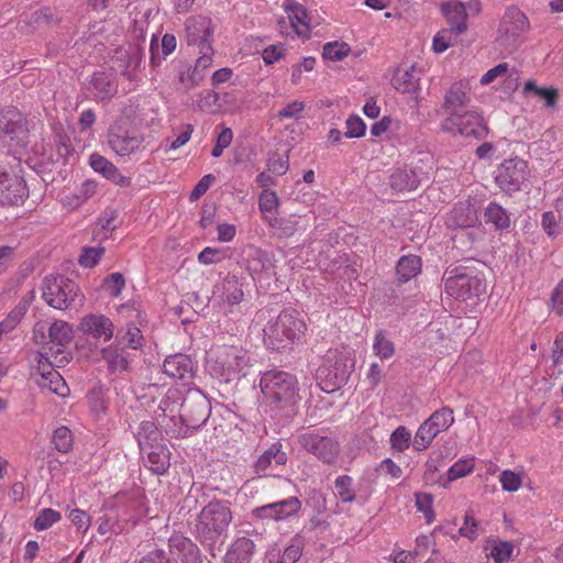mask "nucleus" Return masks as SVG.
<instances>
[{"label": "nucleus", "mask_w": 563, "mask_h": 563, "mask_svg": "<svg viewBox=\"0 0 563 563\" xmlns=\"http://www.w3.org/2000/svg\"><path fill=\"white\" fill-rule=\"evenodd\" d=\"M485 550L487 556L492 558L495 563H504L510 559L514 545L508 541H492L486 545Z\"/></svg>", "instance_id": "79ce46f5"}, {"label": "nucleus", "mask_w": 563, "mask_h": 563, "mask_svg": "<svg viewBox=\"0 0 563 563\" xmlns=\"http://www.w3.org/2000/svg\"><path fill=\"white\" fill-rule=\"evenodd\" d=\"M530 175L528 163L519 157L505 159L496 170L495 180L498 187L507 192H515L528 180Z\"/></svg>", "instance_id": "9d476101"}, {"label": "nucleus", "mask_w": 563, "mask_h": 563, "mask_svg": "<svg viewBox=\"0 0 563 563\" xmlns=\"http://www.w3.org/2000/svg\"><path fill=\"white\" fill-rule=\"evenodd\" d=\"M80 330L95 339L109 341L113 336V323L103 314H88L80 322Z\"/></svg>", "instance_id": "5701e85b"}, {"label": "nucleus", "mask_w": 563, "mask_h": 563, "mask_svg": "<svg viewBox=\"0 0 563 563\" xmlns=\"http://www.w3.org/2000/svg\"><path fill=\"white\" fill-rule=\"evenodd\" d=\"M213 296L229 307L240 303L244 298L240 278L235 275H227L214 286Z\"/></svg>", "instance_id": "a211bd4d"}, {"label": "nucleus", "mask_w": 563, "mask_h": 563, "mask_svg": "<svg viewBox=\"0 0 563 563\" xmlns=\"http://www.w3.org/2000/svg\"><path fill=\"white\" fill-rule=\"evenodd\" d=\"M514 75H516L515 68L510 69L508 63H500L495 67L490 68L489 70H487L482 76L479 82L481 85L486 86L494 82L498 78L517 80V77H515Z\"/></svg>", "instance_id": "c03bdc74"}, {"label": "nucleus", "mask_w": 563, "mask_h": 563, "mask_svg": "<svg viewBox=\"0 0 563 563\" xmlns=\"http://www.w3.org/2000/svg\"><path fill=\"white\" fill-rule=\"evenodd\" d=\"M163 369L172 378L186 379L191 377L192 362L185 354H175L165 360Z\"/></svg>", "instance_id": "cd10ccee"}, {"label": "nucleus", "mask_w": 563, "mask_h": 563, "mask_svg": "<svg viewBox=\"0 0 563 563\" xmlns=\"http://www.w3.org/2000/svg\"><path fill=\"white\" fill-rule=\"evenodd\" d=\"M421 269L420 257L416 255L402 256L398 261L397 275L401 282H407L415 277Z\"/></svg>", "instance_id": "ea45409f"}, {"label": "nucleus", "mask_w": 563, "mask_h": 563, "mask_svg": "<svg viewBox=\"0 0 563 563\" xmlns=\"http://www.w3.org/2000/svg\"><path fill=\"white\" fill-rule=\"evenodd\" d=\"M523 481V473L512 472L510 470L503 471L499 476L501 487L506 492H517Z\"/></svg>", "instance_id": "5fc2aeb1"}, {"label": "nucleus", "mask_w": 563, "mask_h": 563, "mask_svg": "<svg viewBox=\"0 0 563 563\" xmlns=\"http://www.w3.org/2000/svg\"><path fill=\"white\" fill-rule=\"evenodd\" d=\"M485 221L494 224L496 229H507L510 225V218L507 211L496 202H490L484 213Z\"/></svg>", "instance_id": "a19ab883"}, {"label": "nucleus", "mask_w": 563, "mask_h": 563, "mask_svg": "<svg viewBox=\"0 0 563 563\" xmlns=\"http://www.w3.org/2000/svg\"><path fill=\"white\" fill-rule=\"evenodd\" d=\"M177 77L180 88L190 90L202 81L205 74L188 63H180L177 69Z\"/></svg>", "instance_id": "c9c22d12"}, {"label": "nucleus", "mask_w": 563, "mask_h": 563, "mask_svg": "<svg viewBox=\"0 0 563 563\" xmlns=\"http://www.w3.org/2000/svg\"><path fill=\"white\" fill-rule=\"evenodd\" d=\"M485 291L484 282L467 272L456 268L445 279V292L459 300H471Z\"/></svg>", "instance_id": "1a4fd4ad"}, {"label": "nucleus", "mask_w": 563, "mask_h": 563, "mask_svg": "<svg viewBox=\"0 0 563 563\" xmlns=\"http://www.w3.org/2000/svg\"><path fill=\"white\" fill-rule=\"evenodd\" d=\"M108 144L119 156L130 157L143 152L147 142L145 136L135 129H125L121 122L112 124L108 132Z\"/></svg>", "instance_id": "423d86ee"}, {"label": "nucleus", "mask_w": 563, "mask_h": 563, "mask_svg": "<svg viewBox=\"0 0 563 563\" xmlns=\"http://www.w3.org/2000/svg\"><path fill=\"white\" fill-rule=\"evenodd\" d=\"M191 404L188 400H185L183 404V411L186 418V427L180 428L179 430H174L173 433L176 438H186L190 434L191 429H196L200 424L205 423L208 419L209 408L207 401L203 398H199L196 402V410L191 412L190 410Z\"/></svg>", "instance_id": "aec40b11"}, {"label": "nucleus", "mask_w": 563, "mask_h": 563, "mask_svg": "<svg viewBox=\"0 0 563 563\" xmlns=\"http://www.w3.org/2000/svg\"><path fill=\"white\" fill-rule=\"evenodd\" d=\"M27 196L24 180L16 176L3 173L0 175V203L18 205Z\"/></svg>", "instance_id": "dca6fc26"}, {"label": "nucleus", "mask_w": 563, "mask_h": 563, "mask_svg": "<svg viewBox=\"0 0 563 563\" xmlns=\"http://www.w3.org/2000/svg\"><path fill=\"white\" fill-rule=\"evenodd\" d=\"M305 107L303 101H291L278 111V117L282 119L298 120L301 118Z\"/></svg>", "instance_id": "338daca9"}, {"label": "nucleus", "mask_w": 563, "mask_h": 563, "mask_svg": "<svg viewBox=\"0 0 563 563\" xmlns=\"http://www.w3.org/2000/svg\"><path fill=\"white\" fill-rule=\"evenodd\" d=\"M97 100H107L117 92L113 75L110 73H95L87 88Z\"/></svg>", "instance_id": "bb28decb"}, {"label": "nucleus", "mask_w": 563, "mask_h": 563, "mask_svg": "<svg viewBox=\"0 0 563 563\" xmlns=\"http://www.w3.org/2000/svg\"><path fill=\"white\" fill-rule=\"evenodd\" d=\"M102 357L108 363L109 369L112 372L124 371L128 367V361L117 347L108 346L102 350Z\"/></svg>", "instance_id": "de8ad7c7"}, {"label": "nucleus", "mask_w": 563, "mask_h": 563, "mask_svg": "<svg viewBox=\"0 0 563 563\" xmlns=\"http://www.w3.org/2000/svg\"><path fill=\"white\" fill-rule=\"evenodd\" d=\"M478 221L477 209L471 201H462L455 205L446 218L450 228H472Z\"/></svg>", "instance_id": "393cba45"}, {"label": "nucleus", "mask_w": 563, "mask_h": 563, "mask_svg": "<svg viewBox=\"0 0 563 563\" xmlns=\"http://www.w3.org/2000/svg\"><path fill=\"white\" fill-rule=\"evenodd\" d=\"M411 433L409 430L400 426L390 435V445L397 452H404L410 445Z\"/></svg>", "instance_id": "864d4df0"}, {"label": "nucleus", "mask_w": 563, "mask_h": 563, "mask_svg": "<svg viewBox=\"0 0 563 563\" xmlns=\"http://www.w3.org/2000/svg\"><path fill=\"white\" fill-rule=\"evenodd\" d=\"M280 201L275 191L265 189L261 192L258 197L260 211L271 225H274Z\"/></svg>", "instance_id": "f704fd0d"}, {"label": "nucleus", "mask_w": 563, "mask_h": 563, "mask_svg": "<svg viewBox=\"0 0 563 563\" xmlns=\"http://www.w3.org/2000/svg\"><path fill=\"white\" fill-rule=\"evenodd\" d=\"M475 457L460 459L448 471V481L454 482L465 477L474 471Z\"/></svg>", "instance_id": "49530a36"}, {"label": "nucleus", "mask_w": 563, "mask_h": 563, "mask_svg": "<svg viewBox=\"0 0 563 563\" xmlns=\"http://www.w3.org/2000/svg\"><path fill=\"white\" fill-rule=\"evenodd\" d=\"M455 32L451 29L440 30L433 37L432 48L440 54L453 45Z\"/></svg>", "instance_id": "6e6d98bb"}, {"label": "nucleus", "mask_w": 563, "mask_h": 563, "mask_svg": "<svg viewBox=\"0 0 563 563\" xmlns=\"http://www.w3.org/2000/svg\"><path fill=\"white\" fill-rule=\"evenodd\" d=\"M89 163L91 168L101 174L104 178L111 180L119 186H129L130 178L123 176L117 166L104 156L93 153L90 155Z\"/></svg>", "instance_id": "a878e982"}, {"label": "nucleus", "mask_w": 563, "mask_h": 563, "mask_svg": "<svg viewBox=\"0 0 563 563\" xmlns=\"http://www.w3.org/2000/svg\"><path fill=\"white\" fill-rule=\"evenodd\" d=\"M298 443L307 452L327 464L336 461L340 453V444L333 438L317 433H303L298 437Z\"/></svg>", "instance_id": "f8f14e48"}, {"label": "nucleus", "mask_w": 563, "mask_h": 563, "mask_svg": "<svg viewBox=\"0 0 563 563\" xmlns=\"http://www.w3.org/2000/svg\"><path fill=\"white\" fill-rule=\"evenodd\" d=\"M157 439L158 431L155 423L152 421H143L140 424L137 432V441L141 449L144 450L145 446L152 445V442L156 441Z\"/></svg>", "instance_id": "09e8293b"}, {"label": "nucleus", "mask_w": 563, "mask_h": 563, "mask_svg": "<svg viewBox=\"0 0 563 563\" xmlns=\"http://www.w3.org/2000/svg\"><path fill=\"white\" fill-rule=\"evenodd\" d=\"M232 521L229 501L212 500L198 515L196 531L203 544L213 545L225 534Z\"/></svg>", "instance_id": "f03ea898"}, {"label": "nucleus", "mask_w": 563, "mask_h": 563, "mask_svg": "<svg viewBox=\"0 0 563 563\" xmlns=\"http://www.w3.org/2000/svg\"><path fill=\"white\" fill-rule=\"evenodd\" d=\"M227 252L222 249L217 247H205L198 255V261L200 264L210 265L220 263L227 257Z\"/></svg>", "instance_id": "052dcab7"}, {"label": "nucleus", "mask_w": 563, "mask_h": 563, "mask_svg": "<svg viewBox=\"0 0 563 563\" xmlns=\"http://www.w3.org/2000/svg\"><path fill=\"white\" fill-rule=\"evenodd\" d=\"M453 423L454 413L451 408L442 407L435 410L418 428L413 439V448L417 451L426 450L439 433L448 430Z\"/></svg>", "instance_id": "6e6552de"}, {"label": "nucleus", "mask_w": 563, "mask_h": 563, "mask_svg": "<svg viewBox=\"0 0 563 563\" xmlns=\"http://www.w3.org/2000/svg\"><path fill=\"white\" fill-rule=\"evenodd\" d=\"M541 225L549 236H558L563 233V221L558 219L554 211L542 213Z\"/></svg>", "instance_id": "8fccbe9b"}, {"label": "nucleus", "mask_w": 563, "mask_h": 563, "mask_svg": "<svg viewBox=\"0 0 563 563\" xmlns=\"http://www.w3.org/2000/svg\"><path fill=\"white\" fill-rule=\"evenodd\" d=\"M48 335L52 344L64 347L73 341L74 330L66 321L58 320L49 327Z\"/></svg>", "instance_id": "e433bc0d"}, {"label": "nucleus", "mask_w": 563, "mask_h": 563, "mask_svg": "<svg viewBox=\"0 0 563 563\" xmlns=\"http://www.w3.org/2000/svg\"><path fill=\"white\" fill-rule=\"evenodd\" d=\"M88 404H89L91 413L96 418H100L103 413H106L107 405H106V401L103 398V394L100 389H98V390L95 389L88 395Z\"/></svg>", "instance_id": "0e129e2a"}, {"label": "nucleus", "mask_w": 563, "mask_h": 563, "mask_svg": "<svg viewBox=\"0 0 563 563\" xmlns=\"http://www.w3.org/2000/svg\"><path fill=\"white\" fill-rule=\"evenodd\" d=\"M440 9L455 35H461L467 31V13L463 2L457 0L446 1L441 4Z\"/></svg>", "instance_id": "412c9836"}, {"label": "nucleus", "mask_w": 563, "mask_h": 563, "mask_svg": "<svg viewBox=\"0 0 563 563\" xmlns=\"http://www.w3.org/2000/svg\"><path fill=\"white\" fill-rule=\"evenodd\" d=\"M247 352L233 345L212 349L206 357L207 371L219 380L231 382L239 378L249 366Z\"/></svg>", "instance_id": "f257e3e1"}, {"label": "nucleus", "mask_w": 563, "mask_h": 563, "mask_svg": "<svg viewBox=\"0 0 563 563\" xmlns=\"http://www.w3.org/2000/svg\"><path fill=\"white\" fill-rule=\"evenodd\" d=\"M287 462V454L282 451L279 443L272 444L256 461L255 472L258 475H266L273 466L285 465Z\"/></svg>", "instance_id": "c85d7f7f"}, {"label": "nucleus", "mask_w": 563, "mask_h": 563, "mask_svg": "<svg viewBox=\"0 0 563 563\" xmlns=\"http://www.w3.org/2000/svg\"><path fill=\"white\" fill-rule=\"evenodd\" d=\"M462 537H465L470 540H475L478 536V523L473 515L466 512L464 517V522L459 530Z\"/></svg>", "instance_id": "774afa93"}, {"label": "nucleus", "mask_w": 563, "mask_h": 563, "mask_svg": "<svg viewBox=\"0 0 563 563\" xmlns=\"http://www.w3.org/2000/svg\"><path fill=\"white\" fill-rule=\"evenodd\" d=\"M467 82H454L444 96L443 111L446 115L461 112L470 102Z\"/></svg>", "instance_id": "b1692460"}, {"label": "nucleus", "mask_w": 563, "mask_h": 563, "mask_svg": "<svg viewBox=\"0 0 563 563\" xmlns=\"http://www.w3.org/2000/svg\"><path fill=\"white\" fill-rule=\"evenodd\" d=\"M373 352L383 361L391 358L395 354V345L383 330L377 331L374 335Z\"/></svg>", "instance_id": "37998d69"}, {"label": "nucleus", "mask_w": 563, "mask_h": 563, "mask_svg": "<svg viewBox=\"0 0 563 563\" xmlns=\"http://www.w3.org/2000/svg\"><path fill=\"white\" fill-rule=\"evenodd\" d=\"M60 520V514L54 509L45 508L40 511L37 518L34 521V528L37 531H43L52 527L54 523Z\"/></svg>", "instance_id": "4d7b16f0"}, {"label": "nucleus", "mask_w": 563, "mask_h": 563, "mask_svg": "<svg viewBox=\"0 0 563 563\" xmlns=\"http://www.w3.org/2000/svg\"><path fill=\"white\" fill-rule=\"evenodd\" d=\"M26 136L22 114L16 109L0 112V140L5 143L20 144Z\"/></svg>", "instance_id": "2eb2a0df"}, {"label": "nucleus", "mask_w": 563, "mask_h": 563, "mask_svg": "<svg viewBox=\"0 0 563 563\" xmlns=\"http://www.w3.org/2000/svg\"><path fill=\"white\" fill-rule=\"evenodd\" d=\"M177 45L176 37L173 34L166 33L162 40L161 44L158 43V38L156 36L152 37L151 41V59L152 63L155 64L157 59L162 57H166L172 54Z\"/></svg>", "instance_id": "4c0bfd02"}, {"label": "nucleus", "mask_w": 563, "mask_h": 563, "mask_svg": "<svg viewBox=\"0 0 563 563\" xmlns=\"http://www.w3.org/2000/svg\"><path fill=\"white\" fill-rule=\"evenodd\" d=\"M143 62V54L139 48H133L129 55V62L126 69L122 71V75L126 77L130 81L137 80V70L140 69Z\"/></svg>", "instance_id": "13d9d810"}, {"label": "nucleus", "mask_w": 563, "mask_h": 563, "mask_svg": "<svg viewBox=\"0 0 563 563\" xmlns=\"http://www.w3.org/2000/svg\"><path fill=\"white\" fill-rule=\"evenodd\" d=\"M529 29L530 23L525 12L511 5L504 12L498 26V38L507 44H514L522 34L528 32Z\"/></svg>", "instance_id": "ddd939ff"}, {"label": "nucleus", "mask_w": 563, "mask_h": 563, "mask_svg": "<svg viewBox=\"0 0 563 563\" xmlns=\"http://www.w3.org/2000/svg\"><path fill=\"white\" fill-rule=\"evenodd\" d=\"M42 296L51 307L66 309L79 297V288L64 276L47 277L43 282Z\"/></svg>", "instance_id": "0eeeda50"}, {"label": "nucleus", "mask_w": 563, "mask_h": 563, "mask_svg": "<svg viewBox=\"0 0 563 563\" xmlns=\"http://www.w3.org/2000/svg\"><path fill=\"white\" fill-rule=\"evenodd\" d=\"M53 443L59 452H69L74 443L71 431L67 427L57 428L53 434Z\"/></svg>", "instance_id": "3c124183"}, {"label": "nucleus", "mask_w": 563, "mask_h": 563, "mask_svg": "<svg viewBox=\"0 0 563 563\" xmlns=\"http://www.w3.org/2000/svg\"><path fill=\"white\" fill-rule=\"evenodd\" d=\"M283 9L287 13L294 32L298 36L308 37L310 34V19L305 5L295 0H284Z\"/></svg>", "instance_id": "6ab92c4d"}, {"label": "nucleus", "mask_w": 563, "mask_h": 563, "mask_svg": "<svg viewBox=\"0 0 563 563\" xmlns=\"http://www.w3.org/2000/svg\"><path fill=\"white\" fill-rule=\"evenodd\" d=\"M255 544L249 538H240L234 541L224 556V563H250Z\"/></svg>", "instance_id": "2f4dec72"}, {"label": "nucleus", "mask_w": 563, "mask_h": 563, "mask_svg": "<svg viewBox=\"0 0 563 563\" xmlns=\"http://www.w3.org/2000/svg\"><path fill=\"white\" fill-rule=\"evenodd\" d=\"M415 499H416L417 509L424 515L427 522L428 523L432 522L434 519V514L432 510V504H433L432 495H430L428 493H418V494H416Z\"/></svg>", "instance_id": "bf43d9fd"}, {"label": "nucleus", "mask_w": 563, "mask_h": 563, "mask_svg": "<svg viewBox=\"0 0 563 563\" xmlns=\"http://www.w3.org/2000/svg\"><path fill=\"white\" fill-rule=\"evenodd\" d=\"M187 42L189 45L203 46L210 44L212 35L211 20L207 16H191L186 22Z\"/></svg>", "instance_id": "4be33fe9"}, {"label": "nucleus", "mask_w": 563, "mask_h": 563, "mask_svg": "<svg viewBox=\"0 0 563 563\" xmlns=\"http://www.w3.org/2000/svg\"><path fill=\"white\" fill-rule=\"evenodd\" d=\"M301 501L297 497H289L279 501L271 503L252 510V515L258 520H286L299 512Z\"/></svg>", "instance_id": "4468645a"}, {"label": "nucleus", "mask_w": 563, "mask_h": 563, "mask_svg": "<svg viewBox=\"0 0 563 563\" xmlns=\"http://www.w3.org/2000/svg\"><path fill=\"white\" fill-rule=\"evenodd\" d=\"M390 187L396 191H411L420 184L419 176L408 167L396 168L390 175Z\"/></svg>", "instance_id": "7c9ffc66"}, {"label": "nucleus", "mask_w": 563, "mask_h": 563, "mask_svg": "<svg viewBox=\"0 0 563 563\" xmlns=\"http://www.w3.org/2000/svg\"><path fill=\"white\" fill-rule=\"evenodd\" d=\"M393 87L401 93H415L419 87V77L416 67L398 68L391 78Z\"/></svg>", "instance_id": "c756f323"}, {"label": "nucleus", "mask_w": 563, "mask_h": 563, "mask_svg": "<svg viewBox=\"0 0 563 563\" xmlns=\"http://www.w3.org/2000/svg\"><path fill=\"white\" fill-rule=\"evenodd\" d=\"M354 366L351 357L338 356L336 352H329L324 363L317 369L316 376L321 389L332 393L344 385Z\"/></svg>", "instance_id": "39448f33"}, {"label": "nucleus", "mask_w": 563, "mask_h": 563, "mask_svg": "<svg viewBox=\"0 0 563 563\" xmlns=\"http://www.w3.org/2000/svg\"><path fill=\"white\" fill-rule=\"evenodd\" d=\"M441 129L452 135L482 137L486 130L482 117L475 111H464L446 115Z\"/></svg>", "instance_id": "9b49d317"}, {"label": "nucleus", "mask_w": 563, "mask_h": 563, "mask_svg": "<svg viewBox=\"0 0 563 563\" xmlns=\"http://www.w3.org/2000/svg\"><path fill=\"white\" fill-rule=\"evenodd\" d=\"M169 553L181 563H202L198 547L187 537L175 533L168 540Z\"/></svg>", "instance_id": "f3484780"}, {"label": "nucleus", "mask_w": 563, "mask_h": 563, "mask_svg": "<svg viewBox=\"0 0 563 563\" xmlns=\"http://www.w3.org/2000/svg\"><path fill=\"white\" fill-rule=\"evenodd\" d=\"M522 93L526 97L533 96L541 99L544 107L548 109H554L559 101V89L554 87H539L534 80L526 81Z\"/></svg>", "instance_id": "473e14b6"}, {"label": "nucleus", "mask_w": 563, "mask_h": 563, "mask_svg": "<svg viewBox=\"0 0 563 563\" xmlns=\"http://www.w3.org/2000/svg\"><path fill=\"white\" fill-rule=\"evenodd\" d=\"M38 385L42 389H48L63 398L69 395V388L57 371H51L44 379H38Z\"/></svg>", "instance_id": "58836bf2"}, {"label": "nucleus", "mask_w": 563, "mask_h": 563, "mask_svg": "<svg viewBox=\"0 0 563 563\" xmlns=\"http://www.w3.org/2000/svg\"><path fill=\"white\" fill-rule=\"evenodd\" d=\"M104 253V247H85L82 254L79 257V264L82 267L91 268L99 262L100 257Z\"/></svg>", "instance_id": "680f3d73"}, {"label": "nucleus", "mask_w": 563, "mask_h": 563, "mask_svg": "<svg viewBox=\"0 0 563 563\" xmlns=\"http://www.w3.org/2000/svg\"><path fill=\"white\" fill-rule=\"evenodd\" d=\"M147 463L150 468L157 474L165 473L169 467V451L163 445H148Z\"/></svg>", "instance_id": "72a5a7b5"}, {"label": "nucleus", "mask_w": 563, "mask_h": 563, "mask_svg": "<svg viewBox=\"0 0 563 563\" xmlns=\"http://www.w3.org/2000/svg\"><path fill=\"white\" fill-rule=\"evenodd\" d=\"M260 386L269 406L285 408L297 401V379L289 373L268 371L263 374Z\"/></svg>", "instance_id": "20e7f679"}, {"label": "nucleus", "mask_w": 563, "mask_h": 563, "mask_svg": "<svg viewBox=\"0 0 563 563\" xmlns=\"http://www.w3.org/2000/svg\"><path fill=\"white\" fill-rule=\"evenodd\" d=\"M306 329L305 321L297 313L283 311L263 329L264 342L269 349L279 350L300 341Z\"/></svg>", "instance_id": "7ed1b4c3"}, {"label": "nucleus", "mask_w": 563, "mask_h": 563, "mask_svg": "<svg viewBox=\"0 0 563 563\" xmlns=\"http://www.w3.org/2000/svg\"><path fill=\"white\" fill-rule=\"evenodd\" d=\"M124 286L125 280L121 273H112L103 282V287L106 291H108L109 295L112 297H118L121 294Z\"/></svg>", "instance_id": "e2e57ef3"}, {"label": "nucleus", "mask_w": 563, "mask_h": 563, "mask_svg": "<svg viewBox=\"0 0 563 563\" xmlns=\"http://www.w3.org/2000/svg\"><path fill=\"white\" fill-rule=\"evenodd\" d=\"M350 46L344 42L327 43L323 46V57L329 60H342L350 53Z\"/></svg>", "instance_id": "603ef678"}, {"label": "nucleus", "mask_w": 563, "mask_h": 563, "mask_svg": "<svg viewBox=\"0 0 563 563\" xmlns=\"http://www.w3.org/2000/svg\"><path fill=\"white\" fill-rule=\"evenodd\" d=\"M353 478L349 475H341L334 482L335 494L342 503H353L355 492L352 488Z\"/></svg>", "instance_id": "a18cd8bd"}, {"label": "nucleus", "mask_w": 563, "mask_h": 563, "mask_svg": "<svg viewBox=\"0 0 563 563\" xmlns=\"http://www.w3.org/2000/svg\"><path fill=\"white\" fill-rule=\"evenodd\" d=\"M288 157L280 154H273L267 162V170L274 175H284L288 170Z\"/></svg>", "instance_id": "69168bd1"}]
</instances>
